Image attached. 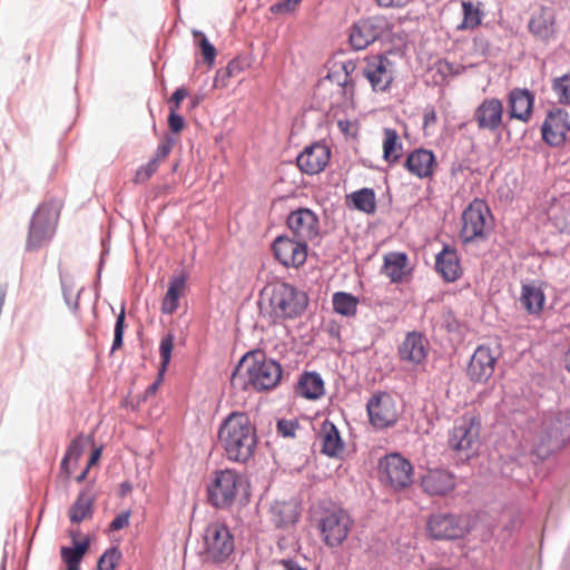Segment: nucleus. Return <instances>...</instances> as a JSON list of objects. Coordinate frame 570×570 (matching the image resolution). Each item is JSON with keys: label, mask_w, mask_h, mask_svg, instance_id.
Segmentation results:
<instances>
[{"label": "nucleus", "mask_w": 570, "mask_h": 570, "mask_svg": "<svg viewBox=\"0 0 570 570\" xmlns=\"http://www.w3.org/2000/svg\"><path fill=\"white\" fill-rule=\"evenodd\" d=\"M257 431L248 413L233 411L223 419L218 429V442L228 461L247 463L257 448Z\"/></svg>", "instance_id": "obj_1"}, {"label": "nucleus", "mask_w": 570, "mask_h": 570, "mask_svg": "<svg viewBox=\"0 0 570 570\" xmlns=\"http://www.w3.org/2000/svg\"><path fill=\"white\" fill-rule=\"evenodd\" d=\"M283 375L281 364L261 350L247 352L230 375L235 390L269 391L277 386Z\"/></svg>", "instance_id": "obj_2"}, {"label": "nucleus", "mask_w": 570, "mask_h": 570, "mask_svg": "<svg viewBox=\"0 0 570 570\" xmlns=\"http://www.w3.org/2000/svg\"><path fill=\"white\" fill-rule=\"evenodd\" d=\"M268 302L269 318L273 324H278L301 317L308 306V296L304 291L283 282L271 288Z\"/></svg>", "instance_id": "obj_3"}, {"label": "nucleus", "mask_w": 570, "mask_h": 570, "mask_svg": "<svg viewBox=\"0 0 570 570\" xmlns=\"http://www.w3.org/2000/svg\"><path fill=\"white\" fill-rule=\"evenodd\" d=\"M235 551V537L230 529L219 521L210 522L203 533L199 551L204 564L222 566L228 562Z\"/></svg>", "instance_id": "obj_4"}, {"label": "nucleus", "mask_w": 570, "mask_h": 570, "mask_svg": "<svg viewBox=\"0 0 570 570\" xmlns=\"http://www.w3.org/2000/svg\"><path fill=\"white\" fill-rule=\"evenodd\" d=\"M481 421L475 415L464 414L454 421L448 433L449 449L458 461L465 463L478 454Z\"/></svg>", "instance_id": "obj_5"}, {"label": "nucleus", "mask_w": 570, "mask_h": 570, "mask_svg": "<svg viewBox=\"0 0 570 570\" xmlns=\"http://www.w3.org/2000/svg\"><path fill=\"white\" fill-rule=\"evenodd\" d=\"M60 208V202L53 198L41 203L37 207L29 223L26 242L27 250H38L53 237Z\"/></svg>", "instance_id": "obj_6"}, {"label": "nucleus", "mask_w": 570, "mask_h": 570, "mask_svg": "<svg viewBox=\"0 0 570 570\" xmlns=\"http://www.w3.org/2000/svg\"><path fill=\"white\" fill-rule=\"evenodd\" d=\"M569 442L570 414L557 412L544 415L537 443L538 454L547 458L560 451Z\"/></svg>", "instance_id": "obj_7"}, {"label": "nucleus", "mask_w": 570, "mask_h": 570, "mask_svg": "<svg viewBox=\"0 0 570 570\" xmlns=\"http://www.w3.org/2000/svg\"><path fill=\"white\" fill-rule=\"evenodd\" d=\"M392 30L393 24L385 16L362 18L352 24L348 41L353 49L364 50L375 41L390 38Z\"/></svg>", "instance_id": "obj_8"}, {"label": "nucleus", "mask_w": 570, "mask_h": 570, "mask_svg": "<svg viewBox=\"0 0 570 570\" xmlns=\"http://www.w3.org/2000/svg\"><path fill=\"white\" fill-rule=\"evenodd\" d=\"M471 530V520L466 514L435 512L426 521V532L433 540L451 541L462 539Z\"/></svg>", "instance_id": "obj_9"}, {"label": "nucleus", "mask_w": 570, "mask_h": 570, "mask_svg": "<svg viewBox=\"0 0 570 570\" xmlns=\"http://www.w3.org/2000/svg\"><path fill=\"white\" fill-rule=\"evenodd\" d=\"M242 487V475L234 470H216L207 484V499L216 509L229 508Z\"/></svg>", "instance_id": "obj_10"}, {"label": "nucleus", "mask_w": 570, "mask_h": 570, "mask_svg": "<svg viewBox=\"0 0 570 570\" xmlns=\"http://www.w3.org/2000/svg\"><path fill=\"white\" fill-rule=\"evenodd\" d=\"M377 472L380 481L394 491H402L412 485L413 465L400 453L393 452L381 458Z\"/></svg>", "instance_id": "obj_11"}, {"label": "nucleus", "mask_w": 570, "mask_h": 570, "mask_svg": "<svg viewBox=\"0 0 570 570\" xmlns=\"http://www.w3.org/2000/svg\"><path fill=\"white\" fill-rule=\"evenodd\" d=\"M488 218H492L490 207L485 200L474 198L462 213V228L460 238L463 244H470L488 237Z\"/></svg>", "instance_id": "obj_12"}, {"label": "nucleus", "mask_w": 570, "mask_h": 570, "mask_svg": "<svg viewBox=\"0 0 570 570\" xmlns=\"http://www.w3.org/2000/svg\"><path fill=\"white\" fill-rule=\"evenodd\" d=\"M355 69L353 60L334 62L326 78L320 81L318 88L335 87V95L343 97V101L331 102L330 107H347L350 102L353 104Z\"/></svg>", "instance_id": "obj_13"}, {"label": "nucleus", "mask_w": 570, "mask_h": 570, "mask_svg": "<svg viewBox=\"0 0 570 570\" xmlns=\"http://www.w3.org/2000/svg\"><path fill=\"white\" fill-rule=\"evenodd\" d=\"M353 520L348 512L342 508H335L324 512L318 522L323 541L327 547L336 548L346 540Z\"/></svg>", "instance_id": "obj_14"}, {"label": "nucleus", "mask_w": 570, "mask_h": 570, "mask_svg": "<svg viewBox=\"0 0 570 570\" xmlns=\"http://www.w3.org/2000/svg\"><path fill=\"white\" fill-rule=\"evenodd\" d=\"M366 411L371 425L379 430L393 426L399 419L396 402L385 391H377L370 397Z\"/></svg>", "instance_id": "obj_15"}, {"label": "nucleus", "mask_w": 570, "mask_h": 570, "mask_svg": "<svg viewBox=\"0 0 570 570\" xmlns=\"http://www.w3.org/2000/svg\"><path fill=\"white\" fill-rule=\"evenodd\" d=\"M286 226L297 239L312 242L320 236L318 216L307 207L292 210L287 215Z\"/></svg>", "instance_id": "obj_16"}, {"label": "nucleus", "mask_w": 570, "mask_h": 570, "mask_svg": "<svg viewBox=\"0 0 570 570\" xmlns=\"http://www.w3.org/2000/svg\"><path fill=\"white\" fill-rule=\"evenodd\" d=\"M541 131L546 144L551 147L562 146L570 132V122L566 109H549Z\"/></svg>", "instance_id": "obj_17"}, {"label": "nucleus", "mask_w": 570, "mask_h": 570, "mask_svg": "<svg viewBox=\"0 0 570 570\" xmlns=\"http://www.w3.org/2000/svg\"><path fill=\"white\" fill-rule=\"evenodd\" d=\"M499 354L489 346L480 345L471 356L466 367V376L474 383H485L494 373Z\"/></svg>", "instance_id": "obj_18"}, {"label": "nucleus", "mask_w": 570, "mask_h": 570, "mask_svg": "<svg viewBox=\"0 0 570 570\" xmlns=\"http://www.w3.org/2000/svg\"><path fill=\"white\" fill-rule=\"evenodd\" d=\"M429 341L417 331L406 333L403 342L399 346V356L401 361L412 365L423 364L429 355Z\"/></svg>", "instance_id": "obj_19"}, {"label": "nucleus", "mask_w": 570, "mask_h": 570, "mask_svg": "<svg viewBox=\"0 0 570 570\" xmlns=\"http://www.w3.org/2000/svg\"><path fill=\"white\" fill-rule=\"evenodd\" d=\"M393 72V62L384 56L370 58L363 71L375 91H384L391 85Z\"/></svg>", "instance_id": "obj_20"}, {"label": "nucleus", "mask_w": 570, "mask_h": 570, "mask_svg": "<svg viewBox=\"0 0 570 570\" xmlns=\"http://www.w3.org/2000/svg\"><path fill=\"white\" fill-rule=\"evenodd\" d=\"M330 149L326 145L315 142L306 146L297 156L296 164L306 175H316L325 169L330 160Z\"/></svg>", "instance_id": "obj_21"}, {"label": "nucleus", "mask_w": 570, "mask_h": 570, "mask_svg": "<svg viewBox=\"0 0 570 570\" xmlns=\"http://www.w3.org/2000/svg\"><path fill=\"white\" fill-rule=\"evenodd\" d=\"M421 487L429 495L444 497L455 489V475L446 469H431L422 476Z\"/></svg>", "instance_id": "obj_22"}, {"label": "nucleus", "mask_w": 570, "mask_h": 570, "mask_svg": "<svg viewBox=\"0 0 570 570\" xmlns=\"http://www.w3.org/2000/svg\"><path fill=\"white\" fill-rule=\"evenodd\" d=\"M435 271L444 282L452 283L462 275L460 257L455 247L444 244L442 250L435 257Z\"/></svg>", "instance_id": "obj_23"}, {"label": "nucleus", "mask_w": 570, "mask_h": 570, "mask_svg": "<svg viewBox=\"0 0 570 570\" xmlns=\"http://www.w3.org/2000/svg\"><path fill=\"white\" fill-rule=\"evenodd\" d=\"M435 165L434 154L423 148L415 149L409 154L404 163L405 168L419 178L431 177Z\"/></svg>", "instance_id": "obj_24"}, {"label": "nucleus", "mask_w": 570, "mask_h": 570, "mask_svg": "<svg viewBox=\"0 0 570 570\" xmlns=\"http://www.w3.org/2000/svg\"><path fill=\"white\" fill-rule=\"evenodd\" d=\"M318 438L322 441L321 452L330 458H337L344 450V442L336 425L325 420L320 429Z\"/></svg>", "instance_id": "obj_25"}, {"label": "nucleus", "mask_w": 570, "mask_h": 570, "mask_svg": "<svg viewBox=\"0 0 570 570\" xmlns=\"http://www.w3.org/2000/svg\"><path fill=\"white\" fill-rule=\"evenodd\" d=\"M409 257L403 252H391L384 256L382 273L385 274L392 283H401L410 274L407 267Z\"/></svg>", "instance_id": "obj_26"}, {"label": "nucleus", "mask_w": 570, "mask_h": 570, "mask_svg": "<svg viewBox=\"0 0 570 570\" xmlns=\"http://www.w3.org/2000/svg\"><path fill=\"white\" fill-rule=\"evenodd\" d=\"M295 392L306 400H318L325 393L324 380L317 372H304L298 379Z\"/></svg>", "instance_id": "obj_27"}, {"label": "nucleus", "mask_w": 570, "mask_h": 570, "mask_svg": "<svg viewBox=\"0 0 570 570\" xmlns=\"http://www.w3.org/2000/svg\"><path fill=\"white\" fill-rule=\"evenodd\" d=\"M530 32L541 40H549L554 35V14L549 8L534 12L529 22Z\"/></svg>", "instance_id": "obj_28"}, {"label": "nucleus", "mask_w": 570, "mask_h": 570, "mask_svg": "<svg viewBox=\"0 0 570 570\" xmlns=\"http://www.w3.org/2000/svg\"><path fill=\"white\" fill-rule=\"evenodd\" d=\"M174 342H175V335L170 332L165 334L161 337L160 344H159L160 366L158 370V376H157L156 381L146 389V391H145L146 397L149 395H154L157 392L159 384L163 382L165 372L167 371V367L171 360Z\"/></svg>", "instance_id": "obj_29"}, {"label": "nucleus", "mask_w": 570, "mask_h": 570, "mask_svg": "<svg viewBox=\"0 0 570 570\" xmlns=\"http://www.w3.org/2000/svg\"><path fill=\"white\" fill-rule=\"evenodd\" d=\"M96 497L91 492V489L86 488L81 490L69 509V519L71 523H80L86 518L92 515V508Z\"/></svg>", "instance_id": "obj_30"}, {"label": "nucleus", "mask_w": 570, "mask_h": 570, "mask_svg": "<svg viewBox=\"0 0 570 570\" xmlns=\"http://www.w3.org/2000/svg\"><path fill=\"white\" fill-rule=\"evenodd\" d=\"M521 306L532 315H538L542 309L546 302L543 291L534 284H523L520 296Z\"/></svg>", "instance_id": "obj_31"}, {"label": "nucleus", "mask_w": 570, "mask_h": 570, "mask_svg": "<svg viewBox=\"0 0 570 570\" xmlns=\"http://www.w3.org/2000/svg\"><path fill=\"white\" fill-rule=\"evenodd\" d=\"M186 286V276L184 274L174 275L169 282L167 293L161 302V312L167 315L174 314L179 305V297Z\"/></svg>", "instance_id": "obj_32"}, {"label": "nucleus", "mask_w": 570, "mask_h": 570, "mask_svg": "<svg viewBox=\"0 0 570 570\" xmlns=\"http://www.w3.org/2000/svg\"><path fill=\"white\" fill-rule=\"evenodd\" d=\"M90 548V539L85 538L82 541L73 539L72 547H61L60 556L67 566V570H80V563Z\"/></svg>", "instance_id": "obj_33"}, {"label": "nucleus", "mask_w": 570, "mask_h": 570, "mask_svg": "<svg viewBox=\"0 0 570 570\" xmlns=\"http://www.w3.org/2000/svg\"><path fill=\"white\" fill-rule=\"evenodd\" d=\"M272 522L276 528H285L298 520V512L291 502H276L271 508Z\"/></svg>", "instance_id": "obj_34"}, {"label": "nucleus", "mask_w": 570, "mask_h": 570, "mask_svg": "<svg viewBox=\"0 0 570 570\" xmlns=\"http://www.w3.org/2000/svg\"><path fill=\"white\" fill-rule=\"evenodd\" d=\"M333 309L335 313L351 317L356 314L358 298L351 293L336 292L333 295Z\"/></svg>", "instance_id": "obj_35"}, {"label": "nucleus", "mask_w": 570, "mask_h": 570, "mask_svg": "<svg viewBox=\"0 0 570 570\" xmlns=\"http://www.w3.org/2000/svg\"><path fill=\"white\" fill-rule=\"evenodd\" d=\"M355 209L365 214H373L376 209L375 193L372 188H361L350 195Z\"/></svg>", "instance_id": "obj_36"}, {"label": "nucleus", "mask_w": 570, "mask_h": 570, "mask_svg": "<svg viewBox=\"0 0 570 570\" xmlns=\"http://www.w3.org/2000/svg\"><path fill=\"white\" fill-rule=\"evenodd\" d=\"M463 21L459 24V29H473L478 27L483 17L481 2L479 1H462Z\"/></svg>", "instance_id": "obj_37"}, {"label": "nucleus", "mask_w": 570, "mask_h": 570, "mask_svg": "<svg viewBox=\"0 0 570 570\" xmlns=\"http://www.w3.org/2000/svg\"><path fill=\"white\" fill-rule=\"evenodd\" d=\"M399 149H402V144L399 142L397 131L393 128H385L383 141V159L389 163L397 161L401 157V155L397 153Z\"/></svg>", "instance_id": "obj_38"}, {"label": "nucleus", "mask_w": 570, "mask_h": 570, "mask_svg": "<svg viewBox=\"0 0 570 570\" xmlns=\"http://www.w3.org/2000/svg\"><path fill=\"white\" fill-rule=\"evenodd\" d=\"M83 449H85V442H83L82 434H79L78 436L73 438L70 441V443L67 448V451H66V453L61 460V463H60V470H61V472H63L66 474L67 478H70V475H71V470L69 468V461L73 460L77 462L79 460V458L81 456Z\"/></svg>", "instance_id": "obj_39"}, {"label": "nucleus", "mask_w": 570, "mask_h": 570, "mask_svg": "<svg viewBox=\"0 0 570 570\" xmlns=\"http://www.w3.org/2000/svg\"><path fill=\"white\" fill-rule=\"evenodd\" d=\"M60 283H61V291L62 296L66 305L76 313L79 308V298L80 294L83 291V287H81L73 297V289H75V281L71 276L65 275L60 272Z\"/></svg>", "instance_id": "obj_40"}, {"label": "nucleus", "mask_w": 570, "mask_h": 570, "mask_svg": "<svg viewBox=\"0 0 570 570\" xmlns=\"http://www.w3.org/2000/svg\"><path fill=\"white\" fill-rule=\"evenodd\" d=\"M503 109H476L475 120L480 128L495 130L502 122Z\"/></svg>", "instance_id": "obj_41"}, {"label": "nucleus", "mask_w": 570, "mask_h": 570, "mask_svg": "<svg viewBox=\"0 0 570 570\" xmlns=\"http://www.w3.org/2000/svg\"><path fill=\"white\" fill-rule=\"evenodd\" d=\"M296 242V238H292L286 235H279L275 238V240L272 244V248L275 255V258L284 265V262L288 259L291 249L293 248L294 244Z\"/></svg>", "instance_id": "obj_42"}, {"label": "nucleus", "mask_w": 570, "mask_h": 570, "mask_svg": "<svg viewBox=\"0 0 570 570\" xmlns=\"http://www.w3.org/2000/svg\"><path fill=\"white\" fill-rule=\"evenodd\" d=\"M194 41L202 50L204 61L208 65H213L217 55V50L214 45L210 43L207 36L200 30H193Z\"/></svg>", "instance_id": "obj_43"}, {"label": "nucleus", "mask_w": 570, "mask_h": 570, "mask_svg": "<svg viewBox=\"0 0 570 570\" xmlns=\"http://www.w3.org/2000/svg\"><path fill=\"white\" fill-rule=\"evenodd\" d=\"M307 247H308L307 240H302V239L296 238V242H295L293 248L291 249L288 259H286V262H284V266L299 267V266L304 265V263L306 262V257H307Z\"/></svg>", "instance_id": "obj_44"}, {"label": "nucleus", "mask_w": 570, "mask_h": 570, "mask_svg": "<svg viewBox=\"0 0 570 570\" xmlns=\"http://www.w3.org/2000/svg\"><path fill=\"white\" fill-rule=\"evenodd\" d=\"M534 95L528 89L515 88L510 91L508 107H533Z\"/></svg>", "instance_id": "obj_45"}, {"label": "nucleus", "mask_w": 570, "mask_h": 570, "mask_svg": "<svg viewBox=\"0 0 570 570\" xmlns=\"http://www.w3.org/2000/svg\"><path fill=\"white\" fill-rule=\"evenodd\" d=\"M121 552L118 547L108 548L98 559L97 570H115Z\"/></svg>", "instance_id": "obj_46"}, {"label": "nucleus", "mask_w": 570, "mask_h": 570, "mask_svg": "<svg viewBox=\"0 0 570 570\" xmlns=\"http://www.w3.org/2000/svg\"><path fill=\"white\" fill-rule=\"evenodd\" d=\"M125 320L126 312L125 306L121 307L120 313L117 315L115 327H114V341L111 345V353L119 350L124 344V333H125Z\"/></svg>", "instance_id": "obj_47"}, {"label": "nucleus", "mask_w": 570, "mask_h": 570, "mask_svg": "<svg viewBox=\"0 0 570 570\" xmlns=\"http://www.w3.org/2000/svg\"><path fill=\"white\" fill-rule=\"evenodd\" d=\"M553 91L561 104L570 105V73L553 81Z\"/></svg>", "instance_id": "obj_48"}, {"label": "nucleus", "mask_w": 570, "mask_h": 570, "mask_svg": "<svg viewBox=\"0 0 570 570\" xmlns=\"http://www.w3.org/2000/svg\"><path fill=\"white\" fill-rule=\"evenodd\" d=\"M434 68L436 69V72L440 73L442 79H445L446 77H450V76L460 75L464 70L463 66H461L459 63L451 62L446 59L438 60L435 62Z\"/></svg>", "instance_id": "obj_49"}, {"label": "nucleus", "mask_w": 570, "mask_h": 570, "mask_svg": "<svg viewBox=\"0 0 570 570\" xmlns=\"http://www.w3.org/2000/svg\"><path fill=\"white\" fill-rule=\"evenodd\" d=\"M158 164L156 159H150L147 164L140 166L135 175V183L142 184L148 180L157 170Z\"/></svg>", "instance_id": "obj_50"}, {"label": "nucleus", "mask_w": 570, "mask_h": 570, "mask_svg": "<svg viewBox=\"0 0 570 570\" xmlns=\"http://www.w3.org/2000/svg\"><path fill=\"white\" fill-rule=\"evenodd\" d=\"M298 428L299 424L297 420L279 419L276 423L277 433L284 438H294Z\"/></svg>", "instance_id": "obj_51"}, {"label": "nucleus", "mask_w": 570, "mask_h": 570, "mask_svg": "<svg viewBox=\"0 0 570 570\" xmlns=\"http://www.w3.org/2000/svg\"><path fill=\"white\" fill-rule=\"evenodd\" d=\"M302 0H283L272 6L274 13H289L293 12Z\"/></svg>", "instance_id": "obj_52"}, {"label": "nucleus", "mask_w": 570, "mask_h": 570, "mask_svg": "<svg viewBox=\"0 0 570 570\" xmlns=\"http://www.w3.org/2000/svg\"><path fill=\"white\" fill-rule=\"evenodd\" d=\"M131 511L126 510L120 512L116 518L109 523L110 531H119L129 524Z\"/></svg>", "instance_id": "obj_53"}, {"label": "nucleus", "mask_w": 570, "mask_h": 570, "mask_svg": "<svg viewBox=\"0 0 570 570\" xmlns=\"http://www.w3.org/2000/svg\"><path fill=\"white\" fill-rule=\"evenodd\" d=\"M168 126L174 134H178L185 127L184 117L176 112V109H170L168 116Z\"/></svg>", "instance_id": "obj_54"}, {"label": "nucleus", "mask_w": 570, "mask_h": 570, "mask_svg": "<svg viewBox=\"0 0 570 570\" xmlns=\"http://www.w3.org/2000/svg\"><path fill=\"white\" fill-rule=\"evenodd\" d=\"M173 145H174V139L170 137H167L164 141H161L158 145L156 154L151 159H156L157 164L159 163V160L165 159L169 155V153L173 148Z\"/></svg>", "instance_id": "obj_55"}, {"label": "nucleus", "mask_w": 570, "mask_h": 570, "mask_svg": "<svg viewBox=\"0 0 570 570\" xmlns=\"http://www.w3.org/2000/svg\"><path fill=\"white\" fill-rule=\"evenodd\" d=\"M377 6L385 9H403L414 0H375Z\"/></svg>", "instance_id": "obj_56"}, {"label": "nucleus", "mask_w": 570, "mask_h": 570, "mask_svg": "<svg viewBox=\"0 0 570 570\" xmlns=\"http://www.w3.org/2000/svg\"><path fill=\"white\" fill-rule=\"evenodd\" d=\"M509 119H518L528 122L532 116L533 109H509Z\"/></svg>", "instance_id": "obj_57"}, {"label": "nucleus", "mask_w": 570, "mask_h": 570, "mask_svg": "<svg viewBox=\"0 0 570 570\" xmlns=\"http://www.w3.org/2000/svg\"><path fill=\"white\" fill-rule=\"evenodd\" d=\"M187 95L188 92L184 87L177 88L170 97L169 101L178 106L187 97Z\"/></svg>", "instance_id": "obj_58"}, {"label": "nucleus", "mask_w": 570, "mask_h": 570, "mask_svg": "<svg viewBox=\"0 0 570 570\" xmlns=\"http://www.w3.org/2000/svg\"><path fill=\"white\" fill-rule=\"evenodd\" d=\"M498 195L500 200H504L507 203L512 202L513 193L508 186H502L498 189Z\"/></svg>", "instance_id": "obj_59"}, {"label": "nucleus", "mask_w": 570, "mask_h": 570, "mask_svg": "<svg viewBox=\"0 0 570 570\" xmlns=\"http://www.w3.org/2000/svg\"><path fill=\"white\" fill-rule=\"evenodd\" d=\"M132 491V484L130 481H124L119 485V497L125 498L127 494H129Z\"/></svg>", "instance_id": "obj_60"}, {"label": "nucleus", "mask_w": 570, "mask_h": 570, "mask_svg": "<svg viewBox=\"0 0 570 570\" xmlns=\"http://www.w3.org/2000/svg\"><path fill=\"white\" fill-rule=\"evenodd\" d=\"M240 70V62L238 60H232L226 68L228 76H234Z\"/></svg>", "instance_id": "obj_61"}, {"label": "nucleus", "mask_w": 570, "mask_h": 570, "mask_svg": "<svg viewBox=\"0 0 570 570\" xmlns=\"http://www.w3.org/2000/svg\"><path fill=\"white\" fill-rule=\"evenodd\" d=\"M436 122V114L434 109H430L424 114V127Z\"/></svg>", "instance_id": "obj_62"}, {"label": "nucleus", "mask_w": 570, "mask_h": 570, "mask_svg": "<svg viewBox=\"0 0 570 570\" xmlns=\"http://www.w3.org/2000/svg\"><path fill=\"white\" fill-rule=\"evenodd\" d=\"M101 452H102L101 448L95 449L91 452L90 458L88 460V464H87L88 468H91L94 464H96L98 462V460L101 456Z\"/></svg>", "instance_id": "obj_63"}, {"label": "nucleus", "mask_w": 570, "mask_h": 570, "mask_svg": "<svg viewBox=\"0 0 570 570\" xmlns=\"http://www.w3.org/2000/svg\"><path fill=\"white\" fill-rule=\"evenodd\" d=\"M285 570H306L305 568L301 567L296 561L294 560H283L282 561Z\"/></svg>", "instance_id": "obj_64"}]
</instances>
